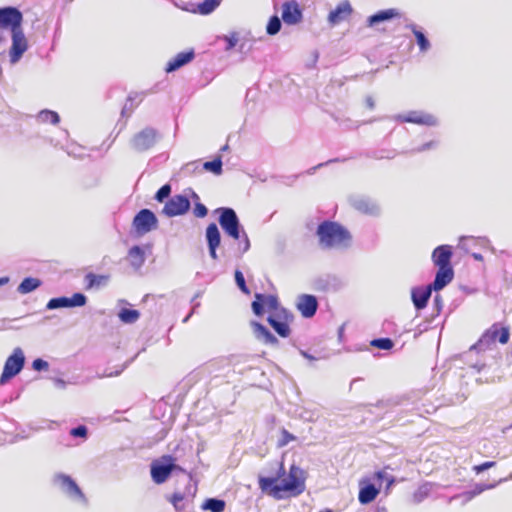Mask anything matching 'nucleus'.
<instances>
[{
	"instance_id": "bb28decb",
	"label": "nucleus",
	"mask_w": 512,
	"mask_h": 512,
	"mask_svg": "<svg viewBox=\"0 0 512 512\" xmlns=\"http://www.w3.org/2000/svg\"><path fill=\"white\" fill-rule=\"evenodd\" d=\"M400 16H401V13L396 8H388V9L379 10L376 13L367 17L366 25L368 27H375L376 25H378L380 23L391 21L395 18H399Z\"/></svg>"
},
{
	"instance_id": "f03ea898",
	"label": "nucleus",
	"mask_w": 512,
	"mask_h": 512,
	"mask_svg": "<svg viewBox=\"0 0 512 512\" xmlns=\"http://www.w3.org/2000/svg\"><path fill=\"white\" fill-rule=\"evenodd\" d=\"M315 235L318 245L323 250L347 251L352 247L353 236L341 223L333 220H323L316 228Z\"/></svg>"
},
{
	"instance_id": "f8f14e48",
	"label": "nucleus",
	"mask_w": 512,
	"mask_h": 512,
	"mask_svg": "<svg viewBox=\"0 0 512 512\" xmlns=\"http://www.w3.org/2000/svg\"><path fill=\"white\" fill-rule=\"evenodd\" d=\"M190 208L191 202L187 195L175 194L166 201L162 209V214L169 218L182 216L185 215Z\"/></svg>"
},
{
	"instance_id": "a19ab883",
	"label": "nucleus",
	"mask_w": 512,
	"mask_h": 512,
	"mask_svg": "<svg viewBox=\"0 0 512 512\" xmlns=\"http://www.w3.org/2000/svg\"><path fill=\"white\" fill-rule=\"evenodd\" d=\"M282 19L277 14L272 15L266 25V33L269 36L278 34L282 28Z\"/></svg>"
},
{
	"instance_id": "393cba45",
	"label": "nucleus",
	"mask_w": 512,
	"mask_h": 512,
	"mask_svg": "<svg viewBox=\"0 0 512 512\" xmlns=\"http://www.w3.org/2000/svg\"><path fill=\"white\" fill-rule=\"evenodd\" d=\"M194 58H195L194 49H188V50L179 52L178 54L175 55L174 58H172L170 61H168V63L166 64V67H165V71L167 73L175 72V71L179 70L180 68H182L183 66L192 62L194 60Z\"/></svg>"
},
{
	"instance_id": "c03bdc74",
	"label": "nucleus",
	"mask_w": 512,
	"mask_h": 512,
	"mask_svg": "<svg viewBox=\"0 0 512 512\" xmlns=\"http://www.w3.org/2000/svg\"><path fill=\"white\" fill-rule=\"evenodd\" d=\"M171 192H172V187L169 183H166L164 185H162L155 193L154 195V199L159 202V203H162L164 202L165 200H168L171 196Z\"/></svg>"
},
{
	"instance_id": "2f4dec72",
	"label": "nucleus",
	"mask_w": 512,
	"mask_h": 512,
	"mask_svg": "<svg viewBox=\"0 0 512 512\" xmlns=\"http://www.w3.org/2000/svg\"><path fill=\"white\" fill-rule=\"evenodd\" d=\"M496 486V483L486 484V483H475L470 489L464 491L461 494V497L464 498L465 502L471 501L474 497L480 495L486 490L493 489Z\"/></svg>"
},
{
	"instance_id": "3c124183",
	"label": "nucleus",
	"mask_w": 512,
	"mask_h": 512,
	"mask_svg": "<svg viewBox=\"0 0 512 512\" xmlns=\"http://www.w3.org/2000/svg\"><path fill=\"white\" fill-rule=\"evenodd\" d=\"M296 440V436H294L292 433H290L286 429H282L281 431V437L278 440V447H284L289 444V442Z\"/></svg>"
},
{
	"instance_id": "1a4fd4ad",
	"label": "nucleus",
	"mask_w": 512,
	"mask_h": 512,
	"mask_svg": "<svg viewBox=\"0 0 512 512\" xmlns=\"http://www.w3.org/2000/svg\"><path fill=\"white\" fill-rule=\"evenodd\" d=\"M53 483L58 485L62 492L72 501L87 505L88 500L85 494L70 475L57 473L53 477Z\"/></svg>"
},
{
	"instance_id": "cd10ccee",
	"label": "nucleus",
	"mask_w": 512,
	"mask_h": 512,
	"mask_svg": "<svg viewBox=\"0 0 512 512\" xmlns=\"http://www.w3.org/2000/svg\"><path fill=\"white\" fill-rule=\"evenodd\" d=\"M251 326L255 337L264 344L276 346L279 344L278 338L262 323L251 321Z\"/></svg>"
},
{
	"instance_id": "f257e3e1",
	"label": "nucleus",
	"mask_w": 512,
	"mask_h": 512,
	"mask_svg": "<svg viewBox=\"0 0 512 512\" xmlns=\"http://www.w3.org/2000/svg\"><path fill=\"white\" fill-rule=\"evenodd\" d=\"M271 476H258V485L261 491L277 500L285 497H296L305 491L306 472L292 464L288 473L283 461H272Z\"/></svg>"
},
{
	"instance_id": "13d9d810",
	"label": "nucleus",
	"mask_w": 512,
	"mask_h": 512,
	"mask_svg": "<svg viewBox=\"0 0 512 512\" xmlns=\"http://www.w3.org/2000/svg\"><path fill=\"white\" fill-rule=\"evenodd\" d=\"M433 308L436 311V316H438L443 308V300L439 294H436L433 299Z\"/></svg>"
},
{
	"instance_id": "603ef678",
	"label": "nucleus",
	"mask_w": 512,
	"mask_h": 512,
	"mask_svg": "<svg viewBox=\"0 0 512 512\" xmlns=\"http://www.w3.org/2000/svg\"><path fill=\"white\" fill-rule=\"evenodd\" d=\"M193 214L197 218H204L208 214V209L200 201H195L194 208H193Z\"/></svg>"
},
{
	"instance_id": "a211bd4d",
	"label": "nucleus",
	"mask_w": 512,
	"mask_h": 512,
	"mask_svg": "<svg viewBox=\"0 0 512 512\" xmlns=\"http://www.w3.org/2000/svg\"><path fill=\"white\" fill-rule=\"evenodd\" d=\"M354 9L349 0H343L332 9L328 16L327 22L331 27L339 25L341 22L347 21L353 14Z\"/></svg>"
},
{
	"instance_id": "20e7f679",
	"label": "nucleus",
	"mask_w": 512,
	"mask_h": 512,
	"mask_svg": "<svg viewBox=\"0 0 512 512\" xmlns=\"http://www.w3.org/2000/svg\"><path fill=\"white\" fill-rule=\"evenodd\" d=\"M510 339V329L507 326H501L499 323H494L488 328L479 338V340L473 344L470 350H476L477 352L492 349L498 340L501 344L508 343Z\"/></svg>"
},
{
	"instance_id": "0eeeda50",
	"label": "nucleus",
	"mask_w": 512,
	"mask_h": 512,
	"mask_svg": "<svg viewBox=\"0 0 512 512\" xmlns=\"http://www.w3.org/2000/svg\"><path fill=\"white\" fill-rule=\"evenodd\" d=\"M23 13L16 6L0 7V43L6 41L2 30H9L10 33L23 25Z\"/></svg>"
},
{
	"instance_id": "ea45409f",
	"label": "nucleus",
	"mask_w": 512,
	"mask_h": 512,
	"mask_svg": "<svg viewBox=\"0 0 512 512\" xmlns=\"http://www.w3.org/2000/svg\"><path fill=\"white\" fill-rule=\"evenodd\" d=\"M38 121L42 123L50 122L53 125H56L60 122V116L56 111L43 109L37 114Z\"/></svg>"
},
{
	"instance_id": "5fc2aeb1",
	"label": "nucleus",
	"mask_w": 512,
	"mask_h": 512,
	"mask_svg": "<svg viewBox=\"0 0 512 512\" xmlns=\"http://www.w3.org/2000/svg\"><path fill=\"white\" fill-rule=\"evenodd\" d=\"M237 241L239 242V250L241 254L246 253L250 249V240L245 230L241 233L240 240Z\"/></svg>"
},
{
	"instance_id": "4d7b16f0",
	"label": "nucleus",
	"mask_w": 512,
	"mask_h": 512,
	"mask_svg": "<svg viewBox=\"0 0 512 512\" xmlns=\"http://www.w3.org/2000/svg\"><path fill=\"white\" fill-rule=\"evenodd\" d=\"M495 465H496L495 461H486L481 464L475 465L473 467V470L475 471L476 474H480V473H483L484 471L494 467Z\"/></svg>"
},
{
	"instance_id": "69168bd1",
	"label": "nucleus",
	"mask_w": 512,
	"mask_h": 512,
	"mask_svg": "<svg viewBox=\"0 0 512 512\" xmlns=\"http://www.w3.org/2000/svg\"><path fill=\"white\" fill-rule=\"evenodd\" d=\"M199 306H200V303H195V304L193 305V308H192L191 312H190V313H189V314H188V315L183 319V322H184V323L188 322V320L190 319V317L194 314V312H195L196 308H197V307H199Z\"/></svg>"
},
{
	"instance_id": "8fccbe9b",
	"label": "nucleus",
	"mask_w": 512,
	"mask_h": 512,
	"mask_svg": "<svg viewBox=\"0 0 512 512\" xmlns=\"http://www.w3.org/2000/svg\"><path fill=\"white\" fill-rule=\"evenodd\" d=\"M429 494V488L427 485L420 486L413 494V501L415 503H421Z\"/></svg>"
},
{
	"instance_id": "4c0bfd02",
	"label": "nucleus",
	"mask_w": 512,
	"mask_h": 512,
	"mask_svg": "<svg viewBox=\"0 0 512 512\" xmlns=\"http://www.w3.org/2000/svg\"><path fill=\"white\" fill-rule=\"evenodd\" d=\"M226 507V502L220 498H207L201 505L203 510L211 512H223Z\"/></svg>"
},
{
	"instance_id": "f704fd0d",
	"label": "nucleus",
	"mask_w": 512,
	"mask_h": 512,
	"mask_svg": "<svg viewBox=\"0 0 512 512\" xmlns=\"http://www.w3.org/2000/svg\"><path fill=\"white\" fill-rule=\"evenodd\" d=\"M222 1L223 0H203L197 4L193 12L204 16L209 15L220 6Z\"/></svg>"
},
{
	"instance_id": "c756f323",
	"label": "nucleus",
	"mask_w": 512,
	"mask_h": 512,
	"mask_svg": "<svg viewBox=\"0 0 512 512\" xmlns=\"http://www.w3.org/2000/svg\"><path fill=\"white\" fill-rule=\"evenodd\" d=\"M405 29L411 30L421 53H426L431 48L430 40L422 27L414 23H408L405 25Z\"/></svg>"
},
{
	"instance_id": "9b49d317",
	"label": "nucleus",
	"mask_w": 512,
	"mask_h": 512,
	"mask_svg": "<svg viewBox=\"0 0 512 512\" xmlns=\"http://www.w3.org/2000/svg\"><path fill=\"white\" fill-rule=\"evenodd\" d=\"M160 138L161 136L156 129L146 127L131 138L130 147L134 151L142 153L154 147Z\"/></svg>"
},
{
	"instance_id": "c85d7f7f",
	"label": "nucleus",
	"mask_w": 512,
	"mask_h": 512,
	"mask_svg": "<svg viewBox=\"0 0 512 512\" xmlns=\"http://www.w3.org/2000/svg\"><path fill=\"white\" fill-rule=\"evenodd\" d=\"M127 259L134 270H139L146 261L145 247L141 245H133L128 250Z\"/></svg>"
},
{
	"instance_id": "79ce46f5",
	"label": "nucleus",
	"mask_w": 512,
	"mask_h": 512,
	"mask_svg": "<svg viewBox=\"0 0 512 512\" xmlns=\"http://www.w3.org/2000/svg\"><path fill=\"white\" fill-rule=\"evenodd\" d=\"M370 345L380 350H391L395 343L389 337L374 338L370 341Z\"/></svg>"
},
{
	"instance_id": "473e14b6",
	"label": "nucleus",
	"mask_w": 512,
	"mask_h": 512,
	"mask_svg": "<svg viewBox=\"0 0 512 512\" xmlns=\"http://www.w3.org/2000/svg\"><path fill=\"white\" fill-rule=\"evenodd\" d=\"M42 285V281L36 277H25L17 287V292L19 294L25 295L29 294L36 289H38Z\"/></svg>"
},
{
	"instance_id": "09e8293b",
	"label": "nucleus",
	"mask_w": 512,
	"mask_h": 512,
	"mask_svg": "<svg viewBox=\"0 0 512 512\" xmlns=\"http://www.w3.org/2000/svg\"><path fill=\"white\" fill-rule=\"evenodd\" d=\"M439 142L437 140H431L428 141L418 147L413 148L410 153L416 154V153H422L428 150L436 149L438 147Z\"/></svg>"
},
{
	"instance_id": "49530a36",
	"label": "nucleus",
	"mask_w": 512,
	"mask_h": 512,
	"mask_svg": "<svg viewBox=\"0 0 512 512\" xmlns=\"http://www.w3.org/2000/svg\"><path fill=\"white\" fill-rule=\"evenodd\" d=\"M184 494L181 492H174L170 497L169 501L174 506L177 512H180L184 509V505L182 504L184 500Z\"/></svg>"
},
{
	"instance_id": "864d4df0",
	"label": "nucleus",
	"mask_w": 512,
	"mask_h": 512,
	"mask_svg": "<svg viewBox=\"0 0 512 512\" xmlns=\"http://www.w3.org/2000/svg\"><path fill=\"white\" fill-rule=\"evenodd\" d=\"M70 435L75 438H87L88 428L85 425H78L70 430Z\"/></svg>"
},
{
	"instance_id": "423d86ee",
	"label": "nucleus",
	"mask_w": 512,
	"mask_h": 512,
	"mask_svg": "<svg viewBox=\"0 0 512 512\" xmlns=\"http://www.w3.org/2000/svg\"><path fill=\"white\" fill-rule=\"evenodd\" d=\"M159 221L156 214L148 209L139 210L132 220V234L139 238L158 228Z\"/></svg>"
},
{
	"instance_id": "6ab92c4d",
	"label": "nucleus",
	"mask_w": 512,
	"mask_h": 512,
	"mask_svg": "<svg viewBox=\"0 0 512 512\" xmlns=\"http://www.w3.org/2000/svg\"><path fill=\"white\" fill-rule=\"evenodd\" d=\"M281 19L287 25H297L303 19V11L295 0L285 1L282 4Z\"/></svg>"
},
{
	"instance_id": "dca6fc26",
	"label": "nucleus",
	"mask_w": 512,
	"mask_h": 512,
	"mask_svg": "<svg viewBox=\"0 0 512 512\" xmlns=\"http://www.w3.org/2000/svg\"><path fill=\"white\" fill-rule=\"evenodd\" d=\"M392 119L401 123H413L430 127L438 125V119L434 115L417 110L410 111L407 114H397Z\"/></svg>"
},
{
	"instance_id": "0e129e2a",
	"label": "nucleus",
	"mask_w": 512,
	"mask_h": 512,
	"mask_svg": "<svg viewBox=\"0 0 512 512\" xmlns=\"http://www.w3.org/2000/svg\"><path fill=\"white\" fill-rule=\"evenodd\" d=\"M299 353L301 356H303L305 359H308L310 361H314V360H317V358L315 356H313L312 354L308 353L307 351L305 350H302L300 349L299 350Z\"/></svg>"
},
{
	"instance_id": "5701e85b",
	"label": "nucleus",
	"mask_w": 512,
	"mask_h": 512,
	"mask_svg": "<svg viewBox=\"0 0 512 512\" xmlns=\"http://www.w3.org/2000/svg\"><path fill=\"white\" fill-rule=\"evenodd\" d=\"M380 492V487H377L369 479L365 478L359 482L358 500L362 505H367L373 502Z\"/></svg>"
},
{
	"instance_id": "37998d69",
	"label": "nucleus",
	"mask_w": 512,
	"mask_h": 512,
	"mask_svg": "<svg viewBox=\"0 0 512 512\" xmlns=\"http://www.w3.org/2000/svg\"><path fill=\"white\" fill-rule=\"evenodd\" d=\"M136 357H137V355H135L134 357L130 358L120 368H118V369H116L114 371H112L110 369H105L102 374H97V377L98 378H104V377H116V376H119L135 360Z\"/></svg>"
},
{
	"instance_id": "6e6552de",
	"label": "nucleus",
	"mask_w": 512,
	"mask_h": 512,
	"mask_svg": "<svg viewBox=\"0 0 512 512\" xmlns=\"http://www.w3.org/2000/svg\"><path fill=\"white\" fill-rule=\"evenodd\" d=\"M294 320V314L287 308L280 306L267 317V322L272 329L282 338L291 334L290 323Z\"/></svg>"
},
{
	"instance_id": "7c9ffc66",
	"label": "nucleus",
	"mask_w": 512,
	"mask_h": 512,
	"mask_svg": "<svg viewBox=\"0 0 512 512\" xmlns=\"http://www.w3.org/2000/svg\"><path fill=\"white\" fill-rule=\"evenodd\" d=\"M109 280L108 275H100L95 274L93 272H89L84 277L85 282V289L91 290V289H98L102 286H105Z\"/></svg>"
},
{
	"instance_id": "7ed1b4c3",
	"label": "nucleus",
	"mask_w": 512,
	"mask_h": 512,
	"mask_svg": "<svg viewBox=\"0 0 512 512\" xmlns=\"http://www.w3.org/2000/svg\"><path fill=\"white\" fill-rule=\"evenodd\" d=\"M173 473L187 474L189 479L191 478L184 468L176 464V458L173 455L165 454L150 464V474L155 484L165 483Z\"/></svg>"
},
{
	"instance_id": "774afa93",
	"label": "nucleus",
	"mask_w": 512,
	"mask_h": 512,
	"mask_svg": "<svg viewBox=\"0 0 512 512\" xmlns=\"http://www.w3.org/2000/svg\"><path fill=\"white\" fill-rule=\"evenodd\" d=\"M190 167H193L194 170L198 169L199 167V164L197 161H194V162H190L188 164H186L185 168L184 169H189Z\"/></svg>"
},
{
	"instance_id": "f3484780",
	"label": "nucleus",
	"mask_w": 512,
	"mask_h": 512,
	"mask_svg": "<svg viewBox=\"0 0 512 512\" xmlns=\"http://www.w3.org/2000/svg\"><path fill=\"white\" fill-rule=\"evenodd\" d=\"M11 39L12 45L9 50V57L11 64H16L28 49V41L24 34L23 27L12 32Z\"/></svg>"
},
{
	"instance_id": "c9c22d12",
	"label": "nucleus",
	"mask_w": 512,
	"mask_h": 512,
	"mask_svg": "<svg viewBox=\"0 0 512 512\" xmlns=\"http://www.w3.org/2000/svg\"><path fill=\"white\" fill-rule=\"evenodd\" d=\"M140 312L132 308H121L117 314L119 320L124 324H134L140 318Z\"/></svg>"
},
{
	"instance_id": "aec40b11",
	"label": "nucleus",
	"mask_w": 512,
	"mask_h": 512,
	"mask_svg": "<svg viewBox=\"0 0 512 512\" xmlns=\"http://www.w3.org/2000/svg\"><path fill=\"white\" fill-rule=\"evenodd\" d=\"M318 299L312 294H301L297 298L296 308L303 318H312L318 310Z\"/></svg>"
},
{
	"instance_id": "bf43d9fd",
	"label": "nucleus",
	"mask_w": 512,
	"mask_h": 512,
	"mask_svg": "<svg viewBox=\"0 0 512 512\" xmlns=\"http://www.w3.org/2000/svg\"><path fill=\"white\" fill-rule=\"evenodd\" d=\"M51 380L57 389L64 390L67 387V382L62 378L55 377Z\"/></svg>"
},
{
	"instance_id": "6e6d98bb",
	"label": "nucleus",
	"mask_w": 512,
	"mask_h": 512,
	"mask_svg": "<svg viewBox=\"0 0 512 512\" xmlns=\"http://www.w3.org/2000/svg\"><path fill=\"white\" fill-rule=\"evenodd\" d=\"M32 368L38 372L46 371L49 368V363L42 358H36L32 362Z\"/></svg>"
},
{
	"instance_id": "72a5a7b5",
	"label": "nucleus",
	"mask_w": 512,
	"mask_h": 512,
	"mask_svg": "<svg viewBox=\"0 0 512 512\" xmlns=\"http://www.w3.org/2000/svg\"><path fill=\"white\" fill-rule=\"evenodd\" d=\"M205 239L207 245L220 246L221 233L216 223L212 222L208 224L205 230Z\"/></svg>"
},
{
	"instance_id": "a878e982",
	"label": "nucleus",
	"mask_w": 512,
	"mask_h": 512,
	"mask_svg": "<svg viewBox=\"0 0 512 512\" xmlns=\"http://www.w3.org/2000/svg\"><path fill=\"white\" fill-rule=\"evenodd\" d=\"M453 278L454 269L452 266L438 267V270L435 274V278L433 282H431L429 285L434 291L438 292L445 288L448 284H450Z\"/></svg>"
},
{
	"instance_id": "b1692460",
	"label": "nucleus",
	"mask_w": 512,
	"mask_h": 512,
	"mask_svg": "<svg viewBox=\"0 0 512 512\" xmlns=\"http://www.w3.org/2000/svg\"><path fill=\"white\" fill-rule=\"evenodd\" d=\"M453 257V250L450 245L437 246L431 255L432 262L437 267L452 266L451 259Z\"/></svg>"
},
{
	"instance_id": "680f3d73",
	"label": "nucleus",
	"mask_w": 512,
	"mask_h": 512,
	"mask_svg": "<svg viewBox=\"0 0 512 512\" xmlns=\"http://www.w3.org/2000/svg\"><path fill=\"white\" fill-rule=\"evenodd\" d=\"M338 161H339V159H338V158H335V159H330V160H328L327 162L320 163V164H318L317 166H315V167L311 168V169L309 170V173H310V174H312V173H314V172L316 171V169H318V168H320V167H323V166H325V165H328L329 163L338 162Z\"/></svg>"
},
{
	"instance_id": "052dcab7",
	"label": "nucleus",
	"mask_w": 512,
	"mask_h": 512,
	"mask_svg": "<svg viewBox=\"0 0 512 512\" xmlns=\"http://www.w3.org/2000/svg\"><path fill=\"white\" fill-rule=\"evenodd\" d=\"M207 247H208V251H209V256L213 260H217L218 259L217 249L219 248V246L207 245Z\"/></svg>"
},
{
	"instance_id": "ddd939ff",
	"label": "nucleus",
	"mask_w": 512,
	"mask_h": 512,
	"mask_svg": "<svg viewBox=\"0 0 512 512\" xmlns=\"http://www.w3.org/2000/svg\"><path fill=\"white\" fill-rule=\"evenodd\" d=\"M254 297L251 308L257 317L263 316L266 310L272 313L281 306L277 295L257 292Z\"/></svg>"
},
{
	"instance_id": "a18cd8bd",
	"label": "nucleus",
	"mask_w": 512,
	"mask_h": 512,
	"mask_svg": "<svg viewBox=\"0 0 512 512\" xmlns=\"http://www.w3.org/2000/svg\"><path fill=\"white\" fill-rule=\"evenodd\" d=\"M234 278H235V283H236L237 287L239 288V290L242 293L249 295L251 292L246 284L245 277H244V274L242 273V271H240L239 269H236L234 272Z\"/></svg>"
},
{
	"instance_id": "e2e57ef3",
	"label": "nucleus",
	"mask_w": 512,
	"mask_h": 512,
	"mask_svg": "<svg viewBox=\"0 0 512 512\" xmlns=\"http://www.w3.org/2000/svg\"><path fill=\"white\" fill-rule=\"evenodd\" d=\"M365 103L367 108H369L370 110H373L375 108V101L372 96H367L365 99Z\"/></svg>"
},
{
	"instance_id": "39448f33",
	"label": "nucleus",
	"mask_w": 512,
	"mask_h": 512,
	"mask_svg": "<svg viewBox=\"0 0 512 512\" xmlns=\"http://www.w3.org/2000/svg\"><path fill=\"white\" fill-rule=\"evenodd\" d=\"M218 222L224 233L233 240H240L244 228L236 211L231 207H219L215 209Z\"/></svg>"
},
{
	"instance_id": "58836bf2",
	"label": "nucleus",
	"mask_w": 512,
	"mask_h": 512,
	"mask_svg": "<svg viewBox=\"0 0 512 512\" xmlns=\"http://www.w3.org/2000/svg\"><path fill=\"white\" fill-rule=\"evenodd\" d=\"M374 479L379 483V487L385 483L386 492L394 485L395 477L388 474L385 470H378L374 473Z\"/></svg>"
},
{
	"instance_id": "412c9836",
	"label": "nucleus",
	"mask_w": 512,
	"mask_h": 512,
	"mask_svg": "<svg viewBox=\"0 0 512 512\" xmlns=\"http://www.w3.org/2000/svg\"><path fill=\"white\" fill-rule=\"evenodd\" d=\"M433 291L429 284L426 286H415L411 289V300L417 311L427 307Z\"/></svg>"
},
{
	"instance_id": "2eb2a0df",
	"label": "nucleus",
	"mask_w": 512,
	"mask_h": 512,
	"mask_svg": "<svg viewBox=\"0 0 512 512\" xmlns=\"http://www.w3.org/2000/svg\"><path fill=\"white\" fill-rule=\"evenodd\" d=\"M344 286V281L336 274L320 275L312 282L313 289L323 293H336Z\"/></svg>"
},
{
	"instance_id": "4be33fe9",
	"label": "nucleus",
	"mask_w": 512,
	"mask_h": 512,
	"mask_svg": "<svg viewBox=\"0 0 512 512\" xmlns=\"http://www.w3.org/2000/svg\"><path fill=\"white\" fill-rule=\"evenodd\" d=\"M351 205L359 212L371 215L378 216L380 214L379 205L369 197L365 196H355L350 198Z\"/></svg>"
},
{
	"instance_id": "9d476101",
	"label": "nucleus",
	"mask_w": 512,
	"mask_h": 512,
	"mask_svg": "<svg viewBox=\"0 0 512 512\" xmlns=\"http://www.w3.org/2000/svg\"><path fill=\"white\" fill-rule=\"evenodd\" d=\"M25 360L23 350L20 347H16L4 363L3 371L0 376V385H5L16 377L24 368Z\"/></svg>"
},
{
	"instance_id": "4468645a",
	"label": "nucleus",
	"mask_w": 512,
	"mask_h": 512,
	"mask_svg": "<svg viewBox=\"0 0 512 512\" xmlns=\"http://www.w3.org/2000/svg\"><path fill=\"white\" fill-rule=\"evenodd\" d=\"M87 303V296L82 292H76L72 294V296H59L51 298L47 304V310H55L62 308H75V307H83Z\"/></svg>"
},
{
	"instance_id": "e433bc0d",
	"label": "nucleus",
	"mask_w": 512,
	"mask_h": 512,
	"mask_svg": "<svg viewBox=\"0 0 512 512\" xmlns=\"http://www.w3.org/2000/svg\"><path fill=\"white\" fill-rule=\"evenodd\" d=\"M202 168L216 176L221 175L223 173L222 156L217 155L212 160L204 162Z\"/></svg>"
},
{
	"instance_id": "338daca9",
	"label": "nucleus",
	"mask_w": 512,
	"mask_h": 512,
	"mask_svg": "<svg viewBox=\"0 0 512 512\" xmlns=\"http://www.w3.org/2000/svg\"><path fill=\"white\" fill-rule=\"evenodd\" d=\"M188 191L190 192L191 198L194 202L199 201V196L193 189L189 188Z\"/></svg>"
},
{
	"instance_id": "de8ad7c7",
	"label": "nucleus",
	"mask_w": 512,
	"mask_h": 512,
	"mask_svg": "<svg viewBox=\"0 0 512 512\" xmlns=\"http://www.w3.org/2000/svg\"><path fill=\"white\" fill-rule=\"evenodd\" d=\"M221 39H223L226 42V51H231L235 48V46L238 43V34L236 32H232L229 35H223L221 36Z\"/></svg>"
}]
</instances>
